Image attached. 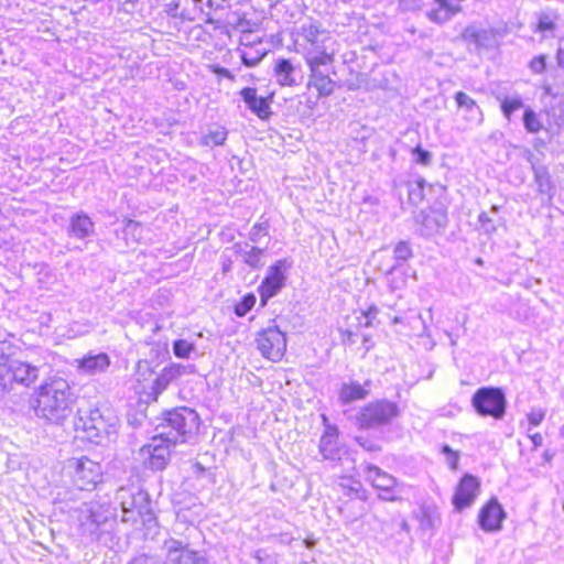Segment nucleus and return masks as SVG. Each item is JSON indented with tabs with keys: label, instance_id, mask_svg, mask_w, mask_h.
Instances as JSON below:
<instances>
[{
	"label": "nucleus",
	"instance_id": "nucleus-1",
	"mask_svg": "<svg viewBox=\"0 0 564 564\" xmlns=\"http://www.w3.org/2000/svg\"><path fill=\"white\" fill-rule=\"evenodd\" d=\"M75 400L67 380L53 378L40 386L33 408L39 417L62 424L72 415Z\"/></svg>",
	"mask_w": 564,
	"mask_h": 564
},
{
	"label": "nucleus",
	"instance_id": "nucleus-2",
	"mask_svg": "<svg viewBox=\"0 0 564 564\" xmlns=\"http://www.w3.org/2000/svg\"><path fill=\"white\" fill-rule=\"evenodd\" d=\"M294 52L302 57L311 58L335 52V41L323 24L312 18L303 20L291 30Z\"/></svg>",
	"mask_w": 564,
	"mask_h": 564
},
{
	"label": "nucleus",
	"instance_id": "nucleus-3",
	"mask_svg": "<svg viewBox=\"0 0 564 564\" xmlns=\"http://www.w3.org/2000/svg\"><path fill=\"white\" fill-rule=\"evenodd\" d=\"M72 517L78 523L80 534L89 542H106L112 512L107 503L99 501L83 502L72 509Z\"/></svg>",
	"mask_w": 564,
	"mask_h": 564
},
{
	"label": "nucleus",
	"instance_id": "nucleus-4",
	"mask_svg": "<svg viewBox=\"0 0 564 564\" xmlns=\"http://www.w3.org/2000/svg\"><path fill=\"white\" fill-rule=\"evenodd\" d=\"M115 501L121 508V521L134 525L141 519L143 522L152 519L149 494L134 487H120L116 491Z\"/></svg>",
	"mask_w": 564,
	"mask_h": 564
},
{
	"label": "nucleus",
	"instance_id": "nucleus-5",
	"mask_svg": "<svg viewBox=\"0 0 564 564\" xmlns=\"http://www.w3.org/2000/svg\"><path fill=\"white\" fill-rule=\"evenodd\" d=\"M39 376V367L2 355L0 357V398L10 393L14 384L31 387Z\"/></svg>",
	"mask_w": 564,
	"mask_h": 564
},
{
	"label": "nucleus",
	"instance_id": "nucleus-6",
	"mask_svg": "<svg viewBox=\"0 0 564 564\" xmlns=\"http://www.w3.org/2000/svg\"><path fill=\"white\" fill-rule=\"evenodd\" d=\"M162 425L163 434L171 442L185 443L198 431L199 416L195 410L187 406H180L169 411Z\"/></svg>",
	"mask_w": 564,
	"mask_h": 564
},
{
	"label": "nucleus",
	"instance_id": "nucleus-7",
	"mask_svg": "<svg viewBox=\"0 0 564 564\" xmlns=\"http://www.w3.org/2000/svg\"><path fill=\"white\" fill-rule=\"evenodd\" d=\"M335 54L329 52V54L304 59L310 70L308 86L314 87L319 97L330 96L335 90L336 82L330 77L332 74L336 75Z\"/></svg>",
	"mask_w": 564,
	"mask_h": 564
},
{
	"label": "nucleus",
	"instance_id": "nucleus-8",
	"mask_svg": "<svg viewBox=\"0 0 564 564\" xmlns=\"http://www.w3.org/2000/svg\"><path fill=\"white\" fill-rule=\"evenodd\" d=\"M471 405L480 416L502 420L507 410V399L499 387H481L471 397Z\"/></svg>",
	"mask_w": 564,
	"mask_h": 564
},
{
	"label": "nucleus",
	"instance_id": "nucleus-9",
	"mask_svg": "<svg viewBox=\"0 0 564 564\" xmlns=\"http://www.w3.org/2000/svg\"><path fill=\"white\" fill-rule=\"evenodd\" d=\"M292 263L291 259L284 258L268 268L267 274L258 288L261 306H265L268 301L285 285L286 271L291 269Z\"/></svg>",
	"mask_w": 564,
	"mask_h": 564
},
{
	"label": "nucleus",
	"instance_id": "nucleus-10",
	"mask_svg": "<svg viewBox=\"0 0 564 564\" xmlns=\"http://www.w3.org/2000/svg\"><path fill=\"white\" fill-rule=\"evenodd\" d=\"M176 444L163 434L155 435L140 449L144 464L152 470H163L171 458L172 447Z\"/></svg>",
	"mask_w": 564,
	"mask_h": 564
},
{
	"label": "nucleus",
	"instance_id": "nucleus-11",
	"mask_svg": "<svg viewBox=\"0 0 564 564\" xmlns=\"http://www.w3.org/2000/svg\"><path fill=\"white\" fill-rule=\"evenodd\" d=\"M83 429L88 437H102L115 431L118 424L117 415L109 408L90 409L80 417Z\"/></svg>",
	"mask_w": 564,
	"mask_h": 564
},
{
	"label": "nucleus",
	"instance_id": "nucleus-12",
	"mask_svg": "<svg viewBox=\"0 0 564 564\" xmlns=\"http://www.w3.org/2000/svg\"><path fill=\"white\" fill-rule=\"evenodd\" d=\"M399 415V408L394 402L380 400L367 404L360 411L358 421L361 427L373 429L388 424Z\"/></svg>",
	"mask_w": 564,
	"mask_h": 564
},
{
	"label": "nucleus",
	"instance_id": "nucleus-13",
	"mask_svg": "<svg viewBox=\"0 0 564 564\" xmlns=\"http://www.w3.org/2000/svg\"><path fill=\"white\" fill-rule=\"evenodd\" d=\"M162 551L165 554L166 564H207L206 557L189 547L187 541L175 538L166 539L163 542Z\"/></svg>",
	"mask_w": 564,
	"mask_h": 564
},
{
	"label": "nucleus",
	"instance_id": "nucleus-14",
	"mask_svg": "<svg viewBox=\"0 0 564 564\" xmlns=\"http://www.w3.org/2000/svg\"><path fill=\"white\" fill-rule=\"evenodd\" d=\"M257 348L262 357L279 361L286 350V337L276 326L262 329L257 334Z\"/></svg>",
	"mask_w": 564,
	"mask_h": 564
},
{
	"label": "nucleus",
	"instance_id": "nucleus-15",
	"mask_svg": "<svg viewBox=\"0 0 564 564\" xmlns=\"http://www.w3.org/2000/svg\"><path fill=\"white\" fill-rule=\"evenodd\" d=\"M73 482L79 490H93L102 480V467L99 463L80 457L73 462Z\"/></svg>",
	"mask_w": 564,
	"mask_h": 564
},
{
	"label": "nucleus",
	"instance_id": "nucleus-16",
	"mask_svg": "<svg viewBox=\"0 0 564 564\" xmlns=\"http://www.w3.org/2000/svg\"><path fill=\"white\" fill-rule=\"evenodd\" d=\"M366 479L379 491V498L386 501H397L400 498L397 479L378 466L368 464L365 467Z\"/></svg>",
	"mask_w": 564,
	"mask_h": 564
},
{
	"label": "nucleus",
	"instance_id": "nucleus-17",
	"mask_svg": "<svg viewBox=\"0 0 564 564\" xmlns=\"http://www.w3.org/2000/svg\"><path fill=\"white\" fill-rule=\"evenodd\" d=\"M195 367L193 365H182V364H170L169 366L164 367L160 373L156 375L155 379L153 380L152 387H151V395L156 399L163 391L167 389V387L181 378L184 375L193 373Z\"/></svg>",
	"mask_w": 564,
	"mask_h": 564
},
{
	"label": "nucleus",
	"instance_id": "nucleus-18",
	"mask_svg": "<svg viewBox=\"0 0 564 564\" xmlns=\"http://www.w3.org/2000/svg\"><path fill=\"white\" fill-rule=\"evenodd\" d=\"M417 223L420 224V235L430 238L446 228L448 224L447 213L437 208L422 210L417 216Z\"/></svg>",
	"mask_w": 564,
	"mask_h": 564
},
{
	"label": "nucleus",
	"instance_id": "nucleus-19",
	"mask_svg": "<svg viewBox=\"0 0 564 564\" xmlns=\"http://www.w3.org/2000/svg\"><path fill=\"white\" fill-rule=\"evenodd\" d=\"M506 512L496 498H491L479 511L478 524L485 532H497L501 529Z\"/></svg>",
	"mask_w": 564,
	"mask_h": 564
},
{
	"label": "nucleus",
	"instance_id": "nucleus-20",
	"mask_svg": "<svg viewBox=\"0 0 564 564\" xmlns=\"http://www.w3.org/2000/svg\"><path fill=\"white\" fill-rule=\"evenodd\" d=\"M273 77L280 86L293 87L303 79L302 68L289 58H278L273 66Z\"/></svg>",
	"mask_w": 564,
	"mask_h": 564
},
{
	"label": "nucleus",
	"instance_id": "nucleus-21",
	"mask_svg": "<svg viewBox=\"0 0 564 564\" xmlns=\"http://www.w3.org/2000/svg\"><path fill=\"white\" fill-rule=\"evenodd\" d=\"M73 367L82 375L95 376L105 372L110 366V358L106 352H93L84 355L82 358H76L73 361Z\"/></svg>",
	"mask_w": 564,
	"mask_h": 564
},
{
	"label": "nucleus",
	"instance_id": "nucleus-22",
	"mask_svg": "<svg viewBox=\"0 0 564 564\" xmlns=\"http://www.w3.org/2000/svg\"><path fill=\"white\" fill-rule=\"evenodd\" d=\"M479 490V482L476 477L471 475H465L455 491V495L453 497V505L457 510H463L467 507H469Z\"/></svg>",
	"mask_w": 564,
	"mask_h": 564
},
{
	"label": "nucleus",
	"instance_id": "nucleus-23",
	"mask_svg": "<svg viewBox=\"0 0 564 564\" xmlns=\"http://www.w3.org/2000/svg\"><path fill=\"white\" fill-rule=\"evenodd\" d=\"M240 95L247 105L248 109L258 116L260 119H268L271 115V97H261L257 95V89L245 87L241 89Z\"/></svg>",
	"mask_w": 564,
	"mask_h": 564
},
{
	"label": "nucleus",
	"instance_id": "nucleus-24",
	"mask_svg": "<svg viewBox=\"0 0 564 564\" xmlns=\"http://www.w3.org/2000/svg\"><path fill=\"white\" fill-rule=\"evenodd\" d=\"M66 231L68 237L84 240L95 234V223L86 213L79 212L69 217Z\"/></svg>",
	"mask_w": 564,
	"mask_h": 564
},
{
	"label": "nucleus",
	"instance_id": "nucleus-25",
	"mask_svg": "<svg viewBox=\"0 0 564 564\" xmlns=\"http://www.w3.org/2000/svg\"><path fill=\"white\" fill-rule=\"evenodd\" d=\"M235 253L241 258L242 262L252 270H259L264 267L263 257L265 248L251 246L248 242H236L232 246Z\"/></svg>",
	"mask_w": 564,
	"mask_h": 564
},
{
	"label": "nucleus",
	"instance_id": "nucleus-26",
	"mask_svg": "<svg viewBox=\"0 0 564 564\" xmlns=\"http://www.w3.org/2000/svg\"><path fill=\"white\" fill-rule=\"evenodd\" d=\"M464 0H434L436 9L430 10L426 15L430 21L443 24L460 12V3Z\"/></svg>",
	"mask_w": 564,
	"mask_h": 564
},
{
	"label": "nucleus",
	"instance_id": "nucleus-27",
	"mask_svg": "<svg viewBox=\"0 0 564 564\" xmlns=\"http://www.w3.org/2000/svg\"><path fill=\"white\" fill-rule=\"evenodd\" d=\"M337 440V427L327 425L319 441V452L324 459H336L338 457Z\"/></svg>",
	"mask_w": 564,
	"mask_h": 564
},
{
	"label": "nucleus",
	"instance_id": "nucleus-28",
	"mask_svg": "<svg viewBox=\"0 0 564 564\" xmlns=\"http://www.w3.org/2000/svg\"><path fill=\"white\" fill-rule=\"evenodd\" d=\"M368 390L365 386L358 382H345L341 384L339 390V401L343 404H348L354 401L364 400L368 395Z\"/></svg>",
	"mask_w": 564,
	"mask_h": 564
},
{
	"label": "nucleus",
	"instance_id": "nucleus-29",
	"mask_svg": "<svg viewBox=\"0 0 564 564\" xmlns=\"http://www.w3.org/2000/svg\"><path fill=\"white\" fill-rule=\"evenodd\" d=\"M455 101L459 108L465 109L469 115V120L475 123L482 122V111L477 102L464 91H457L455 94Z\"/></svg>",
	"mask_w": 564,
	"mask_h": 564
},
{
	"label": "nucleus",
	"instance_id": "nucleus-30",
	"mask_svg": "<svg viewBox=\"0 0 564 564\" xmlns=\"http://www.w3.org/2000/svg\"><path fill=\"white\" fill-rule=\"evenodd\" d=\"M465 41L475 44L477 47H488L492 40V32L485 29L467 26L463 32Z\"/></svg>",
	"mask_w": 564,
	"mask_h": 564
},
{
	"label": "nucleus",
	"instance_id": "nucleus-31",
	"mask_svg": "<svg viewBox=\"0 0 564 564\" xmlns=\"http://www.w3.org/2000/svg\"><path fill=\"white\" fill-rule=\"evenodd\" d=\"M143 226L132 219L124 221V225L120 231L121 238L126 240V245L129 246L131 242L137 243L143 239ZM119 236V230H117Z\"/></svg>",
	"mask_w": 564,
	"mask_h": 564
},
{
	"label": "nucleus",
	"instance_id": "nucleus-32",
	"mask_svg": "<svg viewBox=\"0 0 564 564\" xmlns=\"http://www.w3.org/2000/svg\"><path fill=\"white\" fill-rule=\"evenodd\" d=\"M239 54L243 65L254 67L263 59L267 52L264 50H257L252 45H245L239 50Z\"/></svg>",
	"mask_w": 564,
	"mask_h": 564
},
{
	"label": "nucleus",
	"instance_id": "nucleus-33",
	"mask_svg": "<svg viewBox=\"0 0 564 564\" xmlns=\"http://www.w3.org/2000/svg\"><path fill=\"white\" fill-rule=\"evenodd\" d=\"M533 171H534V181L538 185L539 193L549 195L553 188V184H552V180H551V175L549 174V171L544 166L533 167Z\"/></svg>",
	"mask_w": 564,
	"mask_h": 564
},
{
	"label": "nucleus",
	"instance_id": "nucleus-34",
	"mask_svg": "<svg viewBox=\"0 0 564 564\" xmlns=\"http://www.w3.org/2000/svg\"><path fill=\"white\" fill-rule=\"evenodd\" d=\"M523 107H524L523 100H522L521 96H519V95L505 97L500 104L501 112L508 121L511 120V116L514 111H517Z\"/></svg>",
	"mask_w": 564,
	"mask_h": 564
},
{
	"label": "nucleus",
	"instance_id": "nucleus-35",
	"mask_svg": "<svg viewBox=\"0 0 564 564\" xmlns=\"http://www.w3.org/2000/svg\"><path fill=\"white\" fill-rule=\"evenodd\" d=\"M173 354L176 358L188 359L196 350L194 343L187 339H176L172 344Z\"/></svg>",
	"mask_w": 564,
	"mask_h": 564
},
{
	"label": "nucleus",
	"instance_id": "nucleus-36",
	"mask_svg": "<svg viewBox=\"0 0 564 564\" xmlns=\"http://www.w3.org/2000/svg\"><path fill=\"white\" fill-rule=\"evenodd\" d=\"M227 139V131L224 128L209 131L200 139V143L205 147H217L224 144Z\"/></svg>",
	"mask_w": 564,
	"mask_h": 564
},
{
	"label": "nucleus",
	"instance_id": "nucleus-37",
	"mask_svg": "<svg viewBox=\"0 0 564 564\" xmlns=\"http://www.w3.org/2000/svg\"><path fill=\"white\" fill-rule=\"evenodd\" d=\"M413 252L410 243L408 241H400L397 243L393 250V258L395 260V264L392 265L390 272L397 269L400 262H405L410 258H412Z\"/></svg>",
	"mask_w": 564,
	"mask_h": 564
},
{
	"label": "nucleus",
	"instance_id": "nucleus-38",
	"mask_svg": "<svg viewBox=\"0 0 564 564\" xmlns=\"http://www.w3.org/2000/svg\"><path fill=\"white\" fill-rule=\"evenodd\" d=\"M523 126L529 133H538L542 129V123L536 112L532 108H527L523 112Z\"/></svg>",
	"mask_w": 564,
	"mask_h": 564
},
{
	"label": "nucleus",
	"instance_id": "nucleus-39",
	"mask_svg": "<svg viewBox=\"0 0 564 564\" xmlns=\"http://www.w3.org/2000/svg\"><path fill=\"white\" fill-rule=\"evenodd\" d=\"M256 304V296L251 293L245 295L241 301L235 306V314L238 317L246 316Z\"/></svg>",
	"mask_w": 564,
	"mask_h": 564
},
{
	"label": "nucleus",
	"instance_id": "nucleus-40",
	"mask_svg": "<svg viewBox=\"0 0 564 564\" xmlns=\"http://www.w3.org/2000/svg\"><path fill=\"white\" fill-rule=\"evenodd\" d=\"M547 56L540 54L534 56L528 64L530 72L534 75H541L546 70Z\"/></svg>",
	"mask_w": 564,
	"mask_h": 564
},
{
	"label": "nucleus",
	"instance_id": "nucleus-41",
	"mask_svg": "<svg viewBox=\"0 0 564 564\" xmlns=\"http://www.w3.org/2000/svg\"><path fill=\"white\" fill-rule=\"evenodd\" d=\"M269 235V225L267 223H257L249 231V240L258 243L261 239Z\"/></svg>",
	"mask_w": 564,
	"mask_h": 564
},
{
	"label": "nucleus",
	"instance_id": "nucleus-42",
	"mask_svg": "<svg viewBox=\"0 0 564 564\" xmlns=\"http://www.w3.org/2000/svg\"><path fill=\"white\" fill-rule=\"evenodd\" d=\"M412 156L415 163L423 166H427L432 162V153L422 149L421 145H417L412 150Z\"/></svg>",
	"mask_w": 564,
	"mask_h": 564
},
{
	"label": "nucleus",
	"instance_id": "nucleus-43",
	"mask_svg": "<svg viewBox=\"0 0 564 564\" xmlns=\"http://www.w3.org/2000/svg\"><path fill=\"white\" fill-rule=\"evenodd\" d=\"M424 198V188H423V182H416L415 184L410 185L409 187V200L417 205L420 204Z\"/></svg>",
	"mask_w": 564,
	"mask_h": 564
},
{
	"label": "nucleus",
	"instance_id": "nucleus-44",
	"mask_svg": "<svg viewBox=\"0 0 564 564\" xmlns=\"http://www.w3.org/2000/svg\"><path fill=\"white\" fill-rule=\"evenodd\" d=\"M478 221H479L480 227L485 234L491 235V234L496 232V230H497L496 220L492 219L491 217H489V215L487 213L482 212L478 216Z\"/></svg>",
	"mask_w": 564,
	"mask_h": 564
},
{
	"label": "nucleus",
	"instance_id": "nucleus-45",
	"mask_svg": "<svg viewBox=\"0 0 564 564\" xmlns=\"http://www.w3.org/2000/svg\"><path fill=\"white\" fill-rule=\"evenodd\" d=\"M555 29L554 20L547 13H542L538 20L536 30L540 32L553 31Z\"/></svg>",
	"mask_w": 564,
	"mask_h": 564
},
{
	"label": "nucleus",
	"instance_id": "nucleus-46",
	"mask_svg": "<svg viewBox=\"0 0 564 564\" xmlns=\"http://www.w3.org/2000/svg\"><path fill=\"white\" fill-rule=\"evenodd\" d=\"M442 453L446 456V462L452 469H456L458 465V453L453 451L449 445L442 446Z\"/></svg>",
	"mask_w": 564,
	"mask_h": 564
},
{
	"label": "nucleus",
	"instance_id": "nucleus-47",
	"mask_svg": "<svg viewBox=\"0 0 564 564\" xmlns=\"http://www.w3.org/2000/svg\"><path fill=\"white\" fill-rule=\"evenodd\" d=\"M545 416V411L542 409H532L528 413V421L531 426H538L542 423Z\"/></svg>",
	"mask_w": 564,
	"mask_h": 564
},
{
	"label": "nucleus",
	"instance_id": "nucleus-48",
	"mask_svg": "<svg viewBox=\"0 0 564 564\" xmlns=\"http://www.w3.org/2000/svg\"><path fill=\"white\" fill-rule=\"evenodd\" d=\"M129 564H161L160 560L152 555L141 554L132 558Z\"/></svg>",
	"mask_w": 564,
	"mask_h": 564
},
{
	"label": "nucleus",
	"instance_id": "nucleus-49",
	"mask_svg": "<svg viewBox=\"0 0 564 564\" xmlns=\"http://www.w3.org/2000/svg\"><path fill=\"white\" fill-rule=\"evenodd\" d=\"M378 312V307L372 305L366 312L362 313V316L366 319L364 323L365 327H370L372 325V319L376 317Z\"/></svg>",
	"mask_w": 564,
	"mask_h": 564
},
{
	"label": "nucleus",
	"instance_id": "nucleus-50",
	"mask_svg": "<svg viewBox=\"0 0 564 564\" xmlns=\"http://www.w3.org/2000/svg\"><path fill=\"white\" fill-rule=\"evenodd\" d=\"M356 441L358 442V444L364 447L366 451H369V452H377L380 449V447L372 443L371 441L367 440V438H364V437H357Z\"/></svg>",
	"mask_w": 564,
	"mask_h": 564
},
{
	"label": "nucleus",
	"instance_id": "nucleus-51",
	"mask_svg": "<svg viewBox=\"0 0 564 564\" xmlns=\"http://www.w3.org/2000/svg\"><path fill=\"white\" fill-rule=\"evenodd\" d=\"M529 437L532 441L534 448L540 447L543 443V437L540 433L529 434Z\"/></svg>",
	"mask_w": 564,
	"mask_h": 564
},
{
	"label": "nucleus",
	"instance_id": "nucleus-52",
	"mask_svg": "<svg viewBox=\"0 0 564 564\" xmlns=\"http://www.w3.org/2000/svg\"><path fill=\"white\" fill-rule=\"evenodd\" d=\"M217 74L224 78H228L230 80L235 79V76L231 74V72L227 68L219 67L217 70Z\"/></svg>",
	"mask_w": 564,
	"mask_h": 564
},
{
	"label": "nucleus",
	"instance_id": "nucleus-53",
	"mask_svg": "<svg viewBox=\"0 0 564 564\" xmlns=\"http://www.w3.org/2000/svg\"><path fill=\"white\" fill-rule=\"evenodd\" d=\"M225 3L226 2L223 1V0H208L209 7L213 8V9H216V10L223 9Z\"/></svg>",
	"mask_w": 564,
	"mask_h": 564
},
{
	"label": "nucleus",
	"instance_id": "nucleus-54",
	"mask_svg": "<svg viewBox=\"0 0 564 564\" xmlns=\"http://www.w3.org/2000/svg\"><path fill=\"white\" fill-rule=\"evenodd\" d=\"M364 347H365V349H366L367 351H369V350L371 349V347H372V343H371V340H370V339H369V337H368V336H366V335L364 336Z\"/></svg>",
	"mask_w": 564,
	"mask_h": 564
},
{
	"label": "nucleus",
	"instance_id": "nucleus-55",
	"mask_svg": "<svg viewBox=\"0 0 564 564\" xmlns=\"http://www.w3.org/2000/svg\"><path fill=\"white\" fill-rule=\"evenodd\" d=\"M562 54H563V50L558 48L557 53H556V59H557L558 66H561V67L563 66V56H562Z\"/></svg>",
	"mask_w": 564,
	"mask_h": 564
},
{
	"label": "nucleus",
	"instance_id": "nucleus-56",
	"mask_svg": "<svg viewBox=\"0 0 564 564\" xmlns=\"http://www.w3.org/2000/svg\"><path fill=\"white\" fill-rule=\"evenodd\" d=\"M345 335H346V338L344 339L345 341H348L350 344L355 341L354 338H352L354 337V333L352 332L346 330Z\"/></svg>",
	"mask_w": 564,
	"mask_h": 564
},
{
	"label": "nucleus",
	"instance_id": "nucleus-57",
	"mask_svg": "<svg viewBox=\"0 0 564 564\" xmlns=\"http://www.w3.org/2000/svg\"><path fill=\"white\" fill-rule=\"evenodd\" d=\"M543 90H544V93H545L546 95H550V96H553V95H554V93H553V90H552L551 85H547V84H546V85H543Z\"/></svg>",
	"mask_w": 564,
	"mask_h": 564
},
{
	"label": "nucleus",
	"instance_id": "nucleus-58",
	"mask_svg": "<svg viewBox=\"0 0 564 564\" xmlns=\"http://www.w3.org/2000/svg\"><path fill=\"white\" fill-rule=\"evenodd\" d=\"M230 264H231L230 260H228V263L224 261V262H223L224 271L229 270Z\"/></svg>",
	"mask_w": 564,
	"mask_h": 564
},
{
	"label": "nucleus",
	"instance_id": "nucleus-59",
	"mask_svg": "<svg viewBox=\"0 0 564 564\" xmlns=\"http://www.w3.org/2000/svg\"><path fill=\"white\" fill-rule=\"evenodd\" d=\"M499 208H500L499 206L492 205L490 208V212L497 214L499 212Z\"/></svg>",
	"mask_w": 564,
	"mask_h": 564
},
{
	"label": "nucleus",
	"instance_id": "nucleus-60",
	"mask_svg": "<svg viewBox=\"0 0 564 564\" xmlns=\"http://www.w3.org/2000/svg\"><path fill=\"white\" fill-rule=\"evenodd\" d=\"M477 264L481 265L484 263L482 259L481 258H477L476 261H475Z\"/></svg>",
	"mask_w": 564,
	"mask_h": 564
},
{
	"label": "nucleus",
	"instance_id": "nucleus-61",
	"mask_svg": "<svg viewBox=\"0 0 564 564\" xmlns=\"http://www.w3.org/2000/svg\"><path fill=\"white\" fill-rule=\"evenodd\" d=\"M187 530L189 531V534H191L192 532H196V531H197V529H196L195 527L188 528Z\"/></svg>",
	"mask_w": 564,
	"mask_h": 564
},
{
	"label": "nucleus",
	"instance_id": "nucleus-62",
	"mask_svg": "<svg viewBox=\"0 0 564 564\" xmlns=\"http://www.w3.org/2000/svg\"><path fill=\"white\" fill-rule=\"evenodd\" d=\"M560 433L562 436H564V424L562 425L561 430H560Z\"/></svg>",
	"mask_w": 564,
	"mask_h": 564
},
{
	"label": "nucleus",
	"instance_id": "nucleus-63",
	"mask_svg": "<svg viewBox=\"0 0 564 564\" xmlns=\"http://www.w3.org/2000/svg\"><path fill=\"white\" fill-rule=\"evenodd\" d=\"M322 417H323V421H324V422H326V421H327L326 415H324V414H323V415H322Z\"/></svg>",
	"mask_w": 564,
	"mask_h": 564
},
{
	"label": "nucleus",
	"instance_id": "nucleus-64",
	"mask_svg": "<svg viewBox=\"0 0 564 564\" xmlns=\"http://www.w3.org/2000/svg\"><path fill=\"white\" fill-rule=\"evenodd\" d=\"M196 467H198L199 469H204L199 464H196Z\"/></svg>",
	"mask_w": 564,
	"mask_h": 564
}]
</instances>
